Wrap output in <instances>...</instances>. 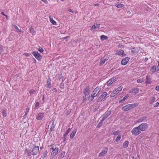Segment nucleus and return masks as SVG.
Wrapping results in <instances>:
<instances>
[{
    "instance_id": "49",
    "label": "nucleus",
    "mask_w": 159,
    "mask_h": 159,
    "mask_svg": "<svg viewBox=\"0 0 159 159\" xmlns=\"http://www.w3.org/2000/svg\"><path fill=\"white\" fill-rule=\"evenodd\" d=\"M159 105V102H157L154 105V107H156L157 106H158Z\"/></svg>"
},
{
    "instance_id": "6",
    "label": "nucleus",
    "mask_w": 159,
    "mask_h": 159,
    "mask_svg": "<svg viewBox=\"0 0 159 159\" xmlns=\"http://www.w3.org/2000/svg\"><path fill=\"white\" fill-rule=\"evenodd\" d=\"M111 114V111H107L103 116L102 119L101 120V122H102L107 118Z\"/></svg>"
},
{
    "instance_id": "44",
    "label": "nucleus",
    "mask_w": 159,
    "mask_h": 159,
    "mask_svg": "<svg viewBox=\"0 0 159 159\" xmlns=\"http://www.w3.org/2000/svg\"><path fill=\"white\" fill-rule=\"evenodd\" d=\"M38 50L40 52H42L43 51V49L42 48L40 47L38 49Z\"/></svg>"
},
{
    "instance_id": "12",
    "label": "nucleus",
    "mask_w": 159,
    "mask_h": 159,
    "mask_svg": "<svg viewBox=\"0 0 159 159\" xmlns=\"http://www.w3.org/2000/svg\"><path fill=\"white\" fill-rule=\"evenodd\" d=\"M129 58L128 57H126L123 59L121 62V64L123 65H126L129 60Z\"/></svg>"
},
{
    "instance_id": "43",
    "label": "nucleus",
    "mask_w": 159,
    "mask_h": 159,
    "mask_svg": "<svg viewBox=\"0 0 159 159\" xmlns=\"http://www.w3.org/2000/svg\"><path fill=\"white\" fill-rule=\"evenodd\" d=\"M119 131L118 130L114 132H113L112 134L113 135H117L119 133Z\"/></svg>"
},
{
    "instance_id": "8",
    "label": "nucleus",
    "mask_w": 159,
    "mask_h": 159,
    "mask_svg": "<svg viewBox=\"0 0 159 159\" xmlns=\"http://www.w3.org/2000/svg\"><path fill=\"white\" fill-rule=\"evenodd\" d=\"M32 54L38 60H40L42 58L41 55L38 52H32Z\"/></svg>"
},
{
    "instance_id": "58",
    "label": "nucleus",
    "mask_w": 159,
    "mask_h": 159,
    "mask_svg": "<svg viewBox=\"0 0 159 159\" xmlns=\"http://www.w3.org/2000/svg\"><path fill=\"white\" fill-rule=\"evenodd\" d=\"M1 14L3 16H5V14H4V13L3 11L1 12Z\"/></svg>"
},
{
    "instance_id": "25",
    "label": "nucleus",
    "mask_w": 159,
    "mask_h": 159,
    "mask_svg": "<svg viewBox=\"0 0 159 159\" xmlns=\"http://www.w3.org/2000/svg\"><path fill=\"white\" fill-rule=\"evenodd\" d=\"M139 89L138 88H134L132 89L131 91L130 92V93H132L134 94L138 93L139 92Z\"/></svg>"
},
{
    "instance_id": "9",
    "label": "nucleus",
    "mask_w": 159,
    "mask_h": 159,
    "mask_svg": "<svg viewBox=\"0 0 159 159\" xmlns=\"http://www.w3.org/2000/svg\"><path fill=\"white\" fill-rule=\"evenodd\" d=\"M44 113L43 112H39L37 113L36 119L37 120H41L44 117Z\"/></svg>"
},
{
    "instance_id": "13",
    "label": "nucleus",
    "mask_w": 159,
    "mask_h": 159,
    "mask_svg": "<svg viewBox=\"0 0 159 159\" xmlns=\"http://www.w3.org/2000/svg\"><path fill=\"white\" fill-rule=\"evenodd\" d=\"M100 24H96L93 25L91 28V30L93 31H95L96 30H98L99 29Z\"/></svg>"
},
{
    "instance_id": "64",
    "label": "nucleus",
    "mask_w": 159,
    "mask_h": 159,
    "mask_svg": "<svg viewBox=\"0 0 159 159\" xmlns=\"http://www.w3.org/2000/svg\"><path fill=\"white\" fill-rule=\"evenodd\" d=\"M27 115H26V113H25V114L24 116V117H27Z\"/></svg>"
},
{
    "instance_id": "45",
    "label": "nucleus",
    "mask_w": 159,
    "mask_h": 159,
    "mask_svg": "<svg viewBox=\"0 0 159 159\" xmlns=\"http://www.w3.org/2000/svg\"><path fill=\"white\" fill-rule=\"evenodd\" d=\"M47 151L44 152L43 154V156L44 157H46L47 155Z\"/></svg>"
},
{
    "instance_id": "14",
    "label": "nucleus",
    "mask_w": 159,
    "mask_h": 159,
    "mask_svg": "<svg viewBox=\"0 0 159 159\" xmlns=\"http://www.w3.org/2000/svg\"><path fill=\"white\" fill-rule=\"evenodd\" d=\"M90 88L89 86L86 87L84 89L83 93L85 96H88L89 93Z\"/></svg>"
},
{
    "instance_id": "56",
    "label": "nucleus",
    "mask_w": 159,
    "mask_h": 159,
    "mask_svg": "<svg viewBox=\"0 0 159 159\" xmlns=\"http://www.w3.org/2000/svg\"><path fill=\"white\" fill-rule=\"evenodd\" d=\"M125 100H120L119 102L120 103H122Z\"/></svg>"
},
{
    "instance_id": "10",
    "label": "nucleus",
    "mask_w": 159,
    "mask_h": 159,
    "mask_svg": "<svg viewBox=\"0 0 159 159\" xmlns=\"http://www.w3.org/2000/svg\"><path fill=\"white\" fill-rule=\"evenodd\" d=\"M108 149L107 148H103L101 152L99 154L98 156L102 157L105 155L107 152Z\"/></svg>"
},
{
    "instance_id": "17",
    "label": "nucleus",
    "mask_w": 159,
    "mask_h": 159,
    "mask_svg": "<svg viewBox=\"0 0 159 159\" xmlns=\"http://www.w3.org/2000/svg\"><path fill=\"white\" fill-rule=\"evenodd\" d=\"M50 124H51V125H50V132H51L54 130V128L55 127V125L54 121L52 120V121H50L49 123V125Z\"/></svg>"
},
{
    "instance_id": "47",
    "label": "nucleus",
    "mask_w": 159,
    "mask_h": 159,
    "mask_svg": "<svg viewBox=\"0 0 159 159\" xmlns=\"http://www.w3.org/2000/svg\"><path fill=\"white\" fill-rule=\"evenodd\" d=\"M3 50V48L0 45V54L1 53Z\"/></svg>"
},
{
    "instance_id": "16",
    "label": "nucleus",
    "mask_w": 159,
    "mask_h": 159,
    "mask_svg": "<svg viewBox=\"0 0 159 159\" xmlns=\"http://www.w3.org/2000/svg\"><path fill=\"white\" fill-rule=\"evenodd\" d=\"M151 78L149 75H147L146 78L145 83L146 84L152 83Z\"/></svg>"
},
{
    "instance_id": "20",
    "label": "nucleus",
    "mask_w": 159,
    "mask_h": 159,
    "mask_svg": "<svg viewBox=\"0 0 159 159\" xmlns=\"http://www.w3.org/2000/svg\"><path fill=\"white\" fill-rule=\"evenodd\" d=\"M122 109L123 111H126L131 109L129 104H128L123 107L122 108Z\"/></svg>"
},
{
    "instance_id": "32",
    "label": "nucleus",
    "mask_w": 159,
    "mask_h": 159,
    "mask_svg": "<svg viewBox=\"0 0 159 159\" xmlns=\"http://www.w3.org/2000/svg\"><path fill=\"white\" fill-rule=\"evenodd\" d=\"M29 31L33 35H34L35 33V31H34V29L32 27L29 29Z\"/></svg>"
},
{
    "instance_id": "53",
    "label": "nucleus",
    "mask_w": 159,
    "mask_h": 159,
    "mask_svg": "<svg viewBox=\"0 0 159 159\" xmlns=\"http://www.w3.org/2000/svg\"><path fill=\"white\" fill-rule=\"evenodd\" d=\"M68 11L70 12H72V13H73L74 12V11H72V10H71V9H69L68 10Z\"/></svg>"
},
{
    "instance_id": "40",
    "label": "nucleus",
    "mask_w": 159,
    "mask_h": 159,
    "mask_svg": "<svg viewBox=\"0 0 159 159\" xmlns=\"http://www.w3.org/2000/svg\"><path fill=\"white\" fill-rule=\"evenodd\" d=\"M117 94L116 92L114 91L112 93H111V94L110 96L111 97H112L115 96Z\"/></svg>"
},
{
    "instance_id": "7",
    "label": "nucleus",
    "mask_w": 159,
    "mask_h": 159,
    "mask_svg": "<svg viewBox=\"0 0 159 159\" xmlns=\"http://www.w3.org/2000/svg\"><path fill=\"white\" fill-rule=\"evenodd\" d=\"M115 54L121 57L125 56V54L124 51L122 50H116Z\"/></svg>"
},
{
    "instance_id": "11",
    "label": "nucleus",
    "mask_w": 159,
    "mask_h": 159,
    "mask_svg": "<svg viewBox=\"0 0 159 159\" xmlns=\"http://www.w3.org/2000/svg\"><path fill=\"white\" fill-rule=\"evenodd\" d=\"M139 50L138 47H134L131 49V53L133 55L136 54L139 52Z\"/></svg>"
},
{
    "instance_id": "35",
    "label": "nucleus",
    "mask_w": 159,
    "mask_h": 159,
    "mask_svg": "<svg viewBox=\"0 0 159 159\" xmlns=\"http://www.w3.org/2000/svg\"><path fill=\"white\" fill-rule=\"evenodd\" d=\"M2 115L4 117H6L7 116V114L6 110L5 109H3L2 112Z\"/></svg>"
},
{
    "instance_id": "63",
    "label": "nucleus",
    "mask_w": 159,
    "mask_h": 159,
    "mask_svg": "<svg viewBox=\"0 0 159 159\" xmlns=\"http://www.w3.org/2000/svg\"><path fill=\"white\" fill-rule=\"evenodd\" d=\"M50 149L52 150H53V149H54V148H53V147H52V148H51Z\"/></svg>"
},
{
    "instance_id": "60",
    "label": "nucleus",
    "mask_w": 159,
    "mask_h": 159,
    "mask_svg": "<svg viewBox=\"0 0 159 159\" xmlns=\"http://www.w3.org/2000/svg\"><path fill=\"white\" fill-rule=\"evenodd\" d=\"M99 4H95L94 5L95 6H99Z\"/></svg>"
},
{
    "instance_id": "55",
    "label": "nucleus",
    "mask_w": 159,
    "mask_h": 159,
    "mask_svg": "<svg viewBox=\"0 0 159 159\" xmlns=\"http://www.w3.org/2000/svg\"><path fill=\"white\" fill-rule=\"evenodd\" d=\"M44 2L45 3H48V1L47 0H41Z\"/></svg>"
},
{
    "instance_id": "18",
    "label": "nucleus",
    "mask_w": 159,
    "mask_h": 159,
    "mask_svg": "<svg viewBox=\"0 0 159 159\" xmlns=\"http://www.w3.org/2000/svg\"><path fill=\"white\" fill-rule=\"evenodd\" d=\"M70 131V128H68L67 130L66 131L65 134H64L62 138L64 139L63 140V142H65V140H66V136L69 133Z\"/></svg>"
},
{
    "instance_id": "22",
    "label": "nucleus",
    "mask_w": 159,
    "mask_h": 159,
    "mask_svg": "<svg viewBox=\"0 0 159 159\" xmlns=\"http://www.w3.org/2000/svg\"><path fill=\"white\" fill-rule=\"evenodd\" d=\"M25 152L27 156L30 157L31 156V150L30 149L26 148Z\"/></svg>"
},
{
    "instance_id": "24",
    "label": "nucleus",
    "mask_w": 159,
    "mask_h": 159,
    "mask_svg": "<svg viewBox=\"0 0 159 159\" xmlns=\"http://www.w3.org/2000/svg\"><path fill=\"white\" fill-rule=\"evenodd\" d=\"M77 131V129H74L71 134H70V138L71 139H72L74 137L75 135V134Z\"/></svg>"
},
{
    "instance_id": "15",
    "label": "nucleus",
    "mask_w": 159,
    "mask_h": 159,
    "mask_svg": "<svg viewBox=\"0 0 159 159\" xmlns=\"http://www.w3.org/2000/svg\"><path fill=\"white\" fill-rule=\"evenodd\" d=\"M58 150L59 149L58 148H55L54 149H53L52 152L51 156L52 157L55 156L57 154Z\"/></svg>"
},
{
    "instance_id": "51",
    "label": "nucleus",
    "mask_w": 159,
    "mask_h": 159,
    "mask_svg": "<svg viewBox=\"0 0 159 159\" xmlns=\"http://www.w3.org/2000/svg\"><path fill=\"white\" fill-rule=\"evenodd\" d=\"M155 89L157 91H159V85L157 86L156 87Z\"/></svg>"
},
{
    "instance_id": "4",
    "label": "nucleus",
    "mask_w": 159,
    "mask_h": 159,
    "mask_svg": "<svg viewBox=\"0 0 159 159\" xmlns=\"http://www.w3.org/2000/svg\"><path fill=\"white\" fill-rule=\"evenodd\" d=\"M159 70V63L158 65H155L152 66L150 69V71L152 74L156 72Z\"/></svg>"
},
{
    "instance_id": "37",
    "label": "nucleus",
    "mask_w": 159,
    "mask_h": 159,
    "mask_svg": "<svg viewBox=\"0 0 159 159\" xmlns=\"http://www.w3.org/2000/svg\"><path fill=\"white\" fill-rule=\"evenodd\" d=\"M113 83L116 81L117 80V77H113L110 79Z\"/></svg>"
},
{
    "instance_id": "2",
    "label": "nucleus",
    "mask_w": 159,
    "mask_h": 159,
    "mask_svg": "<svg viewBox=\"0 0 159 159\" xmlns=\"http://www.w3.org/2000/svg\"><path fill=\"white\" fill-rule=\"evenodd\" d=\"M101 90V88L99 87H97L94 89L93 92V94L91 95V97L89 96V98H90L91 99H93L99 93Z\"/></svg>"
},
{
    "instance_id": "62",
    "label": "nucleus",
    "mask_w": 159,
    "mask_h": 159,
    "mask_svg": "<svg viewBox=\"0 0 159 159\" xmlns=\"http://www.w3.org/2000/svg\"><path fill=\"white\" fill-rule=\"evenodd\" d=\"M19 32H21V31L20 30V29H18L17 30Z\"/></svg>"
},
{
    "instance_id": "21",
    "label": "nucleus",
    "mask_w": 159,
    "mask_h": 159,
    "mask_svg": "<svg viewBox=\"0 0 159 159\" xmlns=\"http://www.w3.org/2000/svg\"><path fill=\"white\" fill-rule=\"evenodd\" d=\"M147 117L146 116H143L140 118L138 120V123L142 122H145L147 120Z\"/></svg>"
},
{
    "instance_id": "36",
    "label": "nucleus",
    "mask_w": 159,
    "mask_h": 159,
    "mask_svg": "<svg viewBox=\"0 0 159 159\" xmlns=\"http://www.w3.org/2000/svg\"><path fill=\"white\" fill-rule=\"evenodd\" d=\"M121 136L120 134L118 135L117 136V137L115 139L116 142H118V141H119L120 140L121 138Z\"/></svg>"
},
{
    "instance_id": "28",
    "label": "nucleus",
    "mask_w": 159,
    "mask_h": 159,
    "mask_svg": "<svg viewBox=\"0 0 159 159\" xmlns=\"http://www.w3.org/2000/svg\"><path fill=\"white\" fill-rule=\"evenodd\" d=\"M122 87L121 86L120 87H118V88L116 89L115 90V91L116 92V93L118 94V93L120 92L121 91L122 89Z\"/></svg>"
},
{
    "instance_id": "23",
    "label": "nucleus",
    "mask_w": 159,
    "mask_h": 159,
    "mask_svg": "<svg viewBox=\"0 0 159 159\" xmlns=\"http://www.w3.org/2000/svg\"><path fill=\"white\" fill-rule=\"evenodd\" d=\"M129 142L128 141H126L123 143V147L124 148H127L128 146Z\"/></svg>"
},
{
    "instance_id": "57",
    "label": "nucleus",
    "mask_w": 159,
    "mask_h": 159,
    "mask_svg": "<svg viewBox=\"0 0 159 159\" xmlns=\"http://www.w3.org/2000/svg\"><path fill=\"white\" fill-rule=\"evenodd\" d=\"M33 62H34V63H35L36 62V61L34 58H33Z\"/></svg>"
},
{
    "instance_id": "59",
    "label": "nucleus",
    "mask_w": 159,
    "mask_h": 159,
    "mask_svg": "<svg viewBox=\"0 0 159 159\" xmlns=\"http://www.w3.org/2000/svg\"><path fill=\"white\" fill-rule=\"evenodd\" d=\"M65 153V152H62L61 153V154L62 155H64Z\"/></svg>"
},
{
    "instance_id": "29",
    "label": "nucleus",
    "mask_w": 159,
    "mask_h": 159,
    "mask_svg": "<svg viewBox=\"0 0 159 159\" xmlns=\"http://www.w3.org/2000/svg\"><path fill=\"white\" fill-rule=\"evenodd\" d=\"M115 6L117 8L124 7V6L123 4L120 3L116 4H115Z\"/></svg>"
},
{
    "instance_id": "46",
    "label": "nucleus",
    "mask_w": 159,
    "mask_h": 159,
    "mask_svg": "<svg viewBox=\"0 0 159 159\" xmlns=\"http://www.w3.org/2000/svg\"><path fill=\"white\" fill-rule=\"evenodd\" d=\"M129 97V95L128 94H126L123 98L122 99H126L127 98Z\"/></svg>"
},
{
    "instance_id": "1",
    "label": "nucleus",
    "mask_w": 159,
    "mask_h": 159,
    "mask_svg": "<svg viewBox=\"0 0 159 159\" xmlns=\"http://www.w3.org/2000/svg\"><path fill=\"white\" fill-rule=\"evenodd\" d=\"M138 127L140 131H145L147 130L148 128V124L146 123L141 124Z\"/></svg>"
},
{
    "instance_id": "5",
    "label": "nucleus",
    "mask_w": 159,
    "mask_h": 159,
    "mask_svg": "<svg viewBox=\"0 0 159 159\" xmlns=\"http://www.w3.org/2000/svg\"><path fill=\"white\" fill-rule=\"evenodd\" d=\"M39 148L38 146H35L32 150V154L33 155H36L39 153Z\"/></svg>"
},
{
    "instance_id": "38",
    "label": "nucleus",
    "mask_w": 159,
    "mask_h": 159,
    "mask_svg": "<svg viewBox=\"0 0 159 159\" xmlns=\"http://www.w3.org/2000/svg\"><path fill=\"white\" fill-rule=\"evenodd\" d=\"M39 102H37L35 104V109H37L39 107Z\"/></svg>"
},
{
    "instance_id": "30",
    "label": "nucleus",
    "mask_w": 159,
    "mask_h": 159,
    "mask_svg": "<svg viewBox=\"0 0 159 159\" xmlns=\"http://www.w3.org/2000/svg\"><path fill=\"white\" fill-rule=\"evenodd\" d=\"M100 39L102 40H107L108 39V37L104 35H102L100 36Z\"/></svg>"
},
{
    "instance_id": "27",
    "label": "nucleus",
    "mask_w": 159,
    "mask_h": 159,
    "mask_svg": "<svg viewBox=\"0 0 159 159\" xmlns=\"http://www.w3.org/2000/svg\"><path fill=\"white\" fill-rule=\"evenodd\" d=\"M139 104L138 103H136L129 104L131 109H132L134 108L137 106Z\"/></svg>"
},
{
    "instance_id": "33",
    "label": "nucleus",
    "mask_w": 159,
    "mask_h": 159,
    "mask_svg": "<svg viewBox=\"0 0 159 159\" xmlns=\"http://www.w3.org/2000/svg\"><path fill=\"white\" fill-rule=\"evenodd\" d=\"M46 87L48 88H50L51 87V81L50 80H48L47 82V84Z\"/></svg>"
},
{
    "instance_id": "54",
    "label": "nucleus",
    "mask_w": 159,
    "mask_h": 159,
    "mask_svg": "<svg viewBox=\"0 0 159 159\" xmlns=\"http://www.w3.org/2000/svg\"><path fill=\"white\" fill-rule=\"evenodd\" d=\"M102 122H101V120H100V122L99 123L98 125H97L98 127H99L101 126V125Z\"/></svg>"
},
{
    "instance_id": "26",
    "label": "nucleus",
    "mask_w": 159,
    "mask_h": 159,
    "mask_svg": "<svg viewBox=\"0 0 159 159\" xmlns=\"http://www.w3.org/2000/svg\"><path fill=\"white\" fill-rule=\"evenodd\" d=\"M49 17L50 19V21L51 23L53 25H56L57 24V22L53 19V18L51 17V16H49Z\"/></svg>"
},
{
    "instance_id": "42",
    "label": "nucleus",
    "mask_w": 159,
    "mask_h": 159,
    "mask_svg": "<svg viewBox=\"0 0 159 159\" xmlns=\"http://www.w3.org/2000/svg\"><path fill=\"white\" fill-rule=\"evenodd\" d=\"M30 111V107H27L25 111V113H26V115H27L29 111Z\"/></svg>"
},
{
    "instance_id": "3",
    "label": "nucleus",
    "mask_w": 159,
    "mask_h": 159,
    "mask_svg": "<svg viewBox=\"0 0 159 159\" xmlns=\"http://www.w3.org/2000/svg\"><path fill=\"white\" fill-rule=\"evenodd\" d=\"M132 134L134 136H137L141 133L138 127H135L133 128L131 131Z\"/></svg>"
},
{
    "instance_id": "52",
    "label": "nucleus",
    "mask_w": 159,
    "mask_h": 159,
    "mask_svg": "<svg viewBox=\"0 0 159 159\" xmlns=\"http://www.w3.org/2000/svg\"><path fill=\"white\" fill-rule=\"evenodd\" d=\"M13 27L17 30L19 29L18 27L16 25H13Z\"/></svg>"
},
{
    "instance_id": "41",
    "label": "nucleus",
    "mask_w": 159,
    "mask_h": 159,
    "mask_svg": "<svg viewBox=\"0 0 159 159\" xmlns=\"http://www.w3.org/2000/svg\"><path fill=\"white\" fill-rule=\"evenodd\" d=\"M144 80L142 79H139L137 80V82L138 83H141L144 81Z\"/></svg>"
},
{
    "instance_id": "34",
    "label": "nucleus",
    "mask_w": 159,
    "mask_h": 159,
    "mask_svg": "<svg viewBox=\"0 0 159 159\" xmlns=\"http://www.w3.org/2000/svg\"><path fill=\"white\" fill-rule=\"evenodd\" d=\"M107 93L106 92H104L100 96V98H104L105 97L107 96Z\"/></svg>"
},
{
    "instance_id": "48",
    "label": "nucleus",
    "mask_w": 159,
    "mask_h": 159,
    "mask_svg": "<svg viewBox=\"0 0 159 159\" xmlns=\"http://www.w3.org/2000/svg\"><path fill=\"white\" fill-rule=\"evenodd\" d=\"M52 91L54 92H57V89L55 88H53Z\"/></svg>"
},
{
    "instance_id": "31",
    "label": "nucleus",
    "mask_w": 159,
    "mask_h": 159,
    "mask_svg": "<svg viewBox=\"0 0 159 159\" xmlns=\"http://www.w3.org/2000/svg\"><path fill=\"white\" fill-rule=\"evenodd\" d=\"M29 91L30 95L34 94L36 93V91L34 90L33 89H29Z\"/></svg>"
},
{
    "instance_id": "19",
    "label": "nucleus",
    "mask_w": 159,
    "mask_h": 159,
    "mask_svg": "<svg viewBox=\"0 0 159 159\" xmlns=\"http://www.w3.org/2000/svg\"><path fill=\"white\" fill-rule=\"evenodd\" d=\"M108 59L107 58H105L104 57L102 58L100 60L99 65L100 66L102 65Z\"/></svg>"
},
{
    "instance_id": "39",
    "label": "nucleus",
    "mask_w": 159,
    "mask_h": 159,
    "mask_svg": "<svg viewBox=\"0 0 159 159\" xmlns=\"http://www.w3.org/2000/svg\"><path fill=\"white\" fill-rule=\"evenodd\" d=\"M113 83L111 81V80L110 79L107 82V85L108 86H110L112 83Z\"/></svg>"
},
{
    "instance_id": "61",
    "label": "nucleus",
    "mask_w": 159,
    "mask_h": 159,
    "mask_svg": "<svg viewBox=\"0 0 159 159\" xmlns=\"http://www.w3.org/2000/svg\"><path fill=\"white\" fill-rule=\"evenodd\" d=\"M5 16H6V19H7V20H8V16H7V15H5Z\"/></svg>"
},
{
    "instance_id": "50",
    "label": "nucleus",
    "mask_w": 159,
    "mask_h": 159,
    "mask_svg": "<svg viewBox=\"0 0 159 159\" xmlns=\"http://www.w3.org/2000/svg\"><path fill=\"white\" fill-rule=\"evenodd\" d=\"M24 55L25 56H26V57H28L30 56V54L28 53H25L24 54Z\"/></svg>"
}]
</instances>
